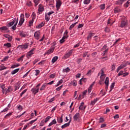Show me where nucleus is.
<instances>
[{
  "label": "nucleus",
  "instance_id": "obj_1",
  "mask_svg": "<svg viewBox=\"0 0 130 130\" xmlns=\"http://www.w3.org/2000/svg\"><path fill=\"white\" fill-rule=\"evenodd\" d=\"M18 22L19 17L14 18L11 22L8 24L7 26L8 27H12L11 29H12V30H16L17 29V25H18Z\"/></svg>",
  "mask_w": 130,
  "mask_h": 130
},
{
  "label": "nucleus",
  "instance_id": "obj_2",
  "mask_svg": "<svg viewBox=\"0 0 130 130\" xmlns=\"http://www.w3.org/2000/svg\"><path fill=\"white\" fill-rule=\"evenodd\" d=\"M128 25V22H127V20L126 19H123L121 21L120 27L121 28H125Z\"/></svg>",
  "mask_w": 130,
  "mask_h": 130
},
{
  "label": "nucleus",
  "instance_id": "obj_3",
  "mask_svg": "<svg viewBox=\"0 0 130 130\" xmlns=\"http://www.w3.org/2000/svg\"><path fill=\"white\" fill-rule=\"evenodd\" d=\"M29 47V43H24L22 45H19L17 48H20V50H23V49H27Z\"/></svg>",
  "mask_w": 130,
  "mask_h": 130
},
{
  "label": "nucleus",
  "instance_id": "obj_4",
  "mask_svg": "<svg viewBox=\"0 0 130 130\" xmlns=\"http://www.w3.org/2000/svg\"><path fill=\"white\" fill-rule=\"evenodd\" d=\"M24 21H25V16H24L23 14H21L20 17L19 22L18 23L19 26H22V25H23V23H24Z\"/></svg>",
  "mask_w": 130,
  "mask_h": 130
},
{
  "label": "nucleus",
  "instance_id": "obj_5",
  "mask_svg": "<svg viewBox=\"0 0 130 130\" xmlns=\"http://www.w3.org/2000/svg\"><path fill=\"white\" fill-rule=\"evenodd\" d=\"M54 49H55V47H52L51 49H49L47 51L45 52L44 55H49L51 53H52L53 51H54Z\"/></svg>",
  "mask_w": 130,
  "mask_h": 130
},
{
  "label": "nucleus",
  "instance_id": "obj_6",
  "mask_svg": "<svg viewBox=\"0 0 130 130\" xmlns=\"http://www.w3.org/2000/svg\"><path fill=\"white\" fill-rule=\"evenodd\" d=\"M74 121H80V113H77L73 116Z\"/></svg>",
  "mask_w": 130,
  "mask_h": 130
},
{
  "label": "nucleus",
  "instance_id": "obj_7",
  "mask_svg": "<svg viewBox=\"0 0 130 130\" xmlns=\"http://www.w3.org/2000/svg\"><path fill=\"white\" fill-rule=\"evenodd\" d=\"M62 4V3H61V1H60V0H57L56 1V8L57 11H59V8H60V7H61Z\"/></svg>",
  "mask_w": 130,
  "mask_h": 130
},
{
  "label": "nucleus",
  "instance_id": "obj_8",
  "mask_svg": "<svg viewBox=\"0 0 130 130\" xmlns=\"http://www.w3.org/2000/svg\"><path fill=\"white\" fill-rule=\"evenodd\" d=\"M35 39L37 40H39L40 37V31L39 30H38L36 32H35L34 35Z\"/></svg>",
  "mask_w": 130,
  "mask_h": 130
},
{
  "label": "nucleus",
  "instance_id": "obj_9",
  "mask_svg": "<svg viewBox=\"0 0 130 130\" xmlns=\"http://www.w3.org/2000/svg\"><path fill=\"white\" fill-rule=\"evenodd\" d=\"M73 52H74V49L70 50L68 53L64 55L65 58H68V57H70V56L73 54Z\"/></svg>",
  "mask_w": 130,
  "mask_h": 130
},
{
  "label": "nucleus",
  "instance_id": "obj_10",
  "mask_svg": "<svg viewBox=\"0 0 130 130\" xmlns=\"http://www.w3.org/2000/svg\"><path fill=\"white\" fill-rule=\"evenodd\" d=\"M105 84L106 85L105 89L106 91H107V89H108V86H109V78L108 77H106Z\"/></svg>",
  "mask_w": 130,
  "mask_h": 130
},
{
  "label": "nucleus",
  "instance_id": "obj_11",
  "mask_svg": "<svg viewBox=\"0 0 130 130\" xmlns=\"http://www.w3.org/2000/svg\"><path fill=\"white\" fill-rule=\"evenodd\" d=\"M31 91L32 94H34L35 95L36 94H37V93L39 92V88L36 87L35 88H32Z\"/></svg>",
  "mask_w": 130,
  "mask_h": 130
},
{
  "label": "nucleus",
  "instance_id": "obj_12",
  "mask_svg": "<svg viewBox=\"0 0 130 130\" xmlns=\"http://www.w3.org/2000/svg\"><path fill=\"white\" fill-rule=\"evenodd\" d=\"M19 36L21 38H25V37H27V36H28V34H27V32H23V31H20Z\"/></svg>",
  "mask_w": 130,
  "mask_h": 130
},
{
  "label": "nucleus",
  "instance_id": "obj_13",
  "mask_svg": "<svg viewBox=\"0 0 130 130\" xmlns=\"http://www.w3.org/2000/svg\"><path fill=\"white\" fill-rule=\"evenodd\" d=\"M85 103L84 102H82L80 104V106L79 107V110H85L86 109V107H87V106H84Z\"/></svg>",
  "mask_w": 130,
  "mask_h": 130
},
{
  "label": "nucleus",
  "instance_id": "obj_14",
  "mask_svg": "<svg viewBox=\"0 0 130 130\" xmlns=\"http://www.w3.org/2000/svg\"><path fill=\"white\" fill-rule=\"evenodd\" d=\"M99 99H100V98H96V99H94L93 101H91L90 105H91V106H94V105H95V104L97 103V101H99Z\"/></svg>",
  "mask_w": 130,
  "mask_h": 130
},
{
  "label": "nucleus",
  "instance_id": "obj_15",
  "mask_svg": "<svg viewBox=\"0 0 130 130\" xmlns=\"http://www.w3.org/2000/svg\"><path fill=\"white\" fill-rule=\"evenodd\" d=\"M35 50V48L31 49V50H30L29 52L27 53V57H30V56H31V55H32V54L34 53Z\"/></svg>",
  "mask_w": 130,
  "mask_h": 130
},
{
  "label": "nucleus",
  "instance_id": "obj_16",
  "mask_svg": "<svg viewBox=\"0 0 130 130\" xmlns=\"http://www.w3.org/2000/svg\"><path fill=\"white\" fill-rule=\"evenodd\" d=\"M44 11V6L42 4H40L39 5L38 12L40 13H42Z\"/></svg>",
  "mask_w": 130,
  "mask_h": 130
},
{
  "label": "nucleus",
  "instance_id": "obj_17",
  "mask_svg": "<svg viewBox=\"0 0 130 130\" xmlns=\"http://www.w3.org/2000/svg\"><path fill=\"white\" fill-rule=\"evenodd\" d=\"M71 121H72V118H70V121H69V122L66 123L64 124L63 125H62L61 126V128H66V127H68V126H70V124Z\"/></svg>",
  "mask_w": 130,
  "mask_h": 130
},
{
  "label": "nucleus",
  "instance_id": "obj_18",
  "mask_svg": "<svg viewBox=\"0 0 130 130\" xmlns=\"http://www.w3.org/2000/svg\"><path fill=\"white\" fill-rule=\"evenodd\" d=\"M95 35L94 33H90L89 34L88 36H87V39L88 41H91L92 39V37Z\"/></svg>",
  "mask_w": 130,
  "mask_h": 130
},
{
  "label": "nucleus",
  "instance_id": "obj_19",
  "mask_svg": "<svg viewBox=\"0 0 130 130\" xmlns=\"http://www.w3.org/2000/svg\"><path fill=\"white\" fill-rule=\"evenodd\" d=\"M69 32L68 30H66L64 32L63 37L62 38V40H66L65 39H68V38L69 37V36H68Z\"/></svg>",
  "mask_w": 130,
  "mask_h": 130
},
{
  "label": "nucleus",
  "instance_id": "obj_20",
  "mask_svg": "<svg viewBox=\"0 0 130 130\" xmlns=\"http://www.w3.org/2000/svg\"><path fill=\"white\" fill-rule=\"evenodd\" d=\"M120 12H121V9H120V8L117 7L114 8V13L115 14H117V13H120Z\"/></svg>",
  "mask_w": 130,
  "mask_h": 130
},
{
  "label": "nucleus",
  "instance_id": "obj_21",
  "mask_svg": "<svg viewBox=\"0 0 130 130\" xmlns=\"http://www.w3.org/2000/svg\"><path fill=\"white\" fill-rule=\"evenodd\" d=\"M57 120L58 123H62V122L63 121V119H62V115L59 117H57Z\"/></svg>",
  "mask_w": 130,
  "mask_h": 130
},
{
  "label": "nucleus",
  "instance_id": "obj_22",
  "mask_svg": "<svg viewBox=\"0 0 130 130\" xmlns=\"http://www.w3.org/2000/svg\"><path fill=\"white\" fill-rule=\"evenodd\" d=\"M5 84H3L1 86V89H2L3 94H5L7 91V89H6V87H5Z\"/></svg>",
  "mask_w": 130,
  "mask_h": 130
},
{
  "label": "nucleus",
  "instance_id": "obj_23",
  "mask_svg": "<svg viewBox=\"0 0 130 130\" xmlns=\"http://www.w3.org/2000/svg\"><path fill=\"white\" fill-rule=\"evenodd\" d=\"M7 69H8V67H5L4 64H1L0 65V71L7 70Z\"/></svg>",
  "mask_w": 130,
  "mask_h": 130
},
{
  "label": "nucleus",
  "instance_id": "obj_24",
  "mask_svg": "<svg viewBox=\"0 0 130 130\" xmlns=\"http://www.w3.org/2000/svg\"><path fill=\"white\" fill-rule=\"evenodd\" d=\"M46 86H47V83H44L40 89V91H44Z\"/></svg>",
  "mask_w": 130,
  "mask_h": 130
},
{
  "label": "nucleus",
  "instance_id": "obj_25",
  "mask_svg": "<svg viewBox=\"0 0 130 130\" xmlns=\"http://www.w3.org/2000/svg\"><path fill=\"white\" fill-rule=\"evenodd\" d=\"M106 71L105 68L102 69L100 73L98 74V76H100V75H105L104 73H105Z\"/></svg>",
  "mask_w": 130,
  "mask_h": 130
},
{
  "label": "nucleus",
  "instance_id": "obj_26",
  "mask_svg": "<svg viewBox=\"0 0 130 130\" xmlns=\"http://www.w3.org/2000/svg\"><path fill=\"white\" fill-rule=\"evenodd\" d=\"M94 83L93 82L90 85V86L88 88V94H90V93H91L92 91V88H93V86H94Z\"/></svg>",
  "mask_w": 130,
  "mask_h": 130
},
{
  "label": "nucleus",
  "instance_id": "obj_27",
  "mask_svg": "<svg viewBox=\"0 0 130 130\" xmlns=\"http://www.w3.org/2000/svg\"><path fill=\"white\" fill-rule=\"evenodd\" d=\"M53 124H56V120L55 119H53L48 125V126H51Z\"/></svg>",
  "mask_w": 130,
  "mask_h": 130
},
{
  "label": "nucleus",
  "instance_id": "obj_28",
  "mask_svg": "<svg viewBox=\"0 0 130 130\" xmlns=\"http://www.w3.org/2000/svg\"><path fill=\"white\" fill-rule=\"evenodd\" d=\"M13 91V88L11 86H9L8 89L6 90L5 94H8V93H10V92H12Z\"/></svg>",
  "mask_w": 130,
  "mask_h": 130
},
{
  "label": "nucleus",
  "instance_id": "obj_29",
  "mask_svg": "<svg viewBox=\"0 0 130 130\" xmlns=\"http://www.w3.org/2000/svg\"><path fill=\"white\" fill-rule=\"evenodd\" d=\"M57 59H58V56H55L53 57L52 59V61H51L52 63H54V62H55V61H56V60H57Z\"/></svg>",
  "mask_w": 130,
  "mask_h": 130
},
{
  "label": "nucleus",
  "instance_id": "obj_30",
  "mask_svg": "<svg viewBox=\"0 0 130 130\" xmlns=\"http://www.w3.org/2000/svg\"><path fill=\"white\" fill-rule=\"evenodd\" d=\"M4 46H5L7 48H10L12 47V44L10 43H7L4 44Z\"/></svg>",
  "mask_w": 130,
  "mask_h": 130
},
{
  "label": "nucleus",
  "instance_id": "obj_31",
  "mask_svg": "<svg viewBox=\"0 0 130 130\" xmlns=\"http://www.w3.org/2000/svg\"><path fill=\"white\" fill-rule=\"evenodd\" d=\"M19 71H20V69H16L12 71L11 72V75H15V74H17V73H18V72H19Z\"/></svg>",
  "mask_w": 130,
  "mask_h": 130
},
{
  "label": "nucleus",
  "instance_id": "obj_32",
  "mask_svg": "<svg viewBox=\"0 0 130 130\" xmlns=\"http://www.w3.org/2000/svg\"><path fill=\"white\" fill-rule=\"evenodd\" d=\"M125 67H126V63L121 64L120 66L118 67V68L120 70H122L123 68H125Z\"/></svg>",
  "mask_w": 130,
  "mask_h": 130
},
{
  "label": "nucleus",
  "instance_id": "obj_33",
  "mask_svg": "<svg viewBox=\"0 0 130 130\" xmlns=\"http://www.w3.org/2000/svg\"><path fill=\"white\" fill-rule=\"evenodd\" d=\"M71 71V69H70V68L67 67L66 69H63L62 70V73H69Z\"/></svg>",
  "mask_w": 130,
  "mask_h": 130
},
{
  "label": "nucleus",
  "instance_id": "obj_34",
  "mask_svg": "<svg viewBox=\"0 0 130 130\" xmlns=\"http://www.w3.org/2000/svg\"><path fill=\"white\" fill-rule=\"evenodd\" d=\"M77 24H78V22H76L72 24V25H71L69 27V30H72L73 29V28H74V27H75V26H76V25H77Z\"/></svg>",
  "mask_w": 130,
  "mask_h": 130
},
{
  "label": "nucleus",
  "instance_id": "obj_35",
  "mask_svg": "<svg viewBox=\"0 0 130 130\" xmlns=\"http://www.w3.org/2000/svg\"><path fill=\"white\" fill-rule=\"evenodd\" d=\"M63 82V80L62 79L60 80L57 83V84L55 85V87H58L59 85H61L62 83Z\"/></svg>",
  "mask_w": 130,
  "mask_h": 130
},
{
  "label": "nucleus",
  "instance_id": "obj_36",
  "mask_svg": "<svg viewBox=\"0 0 130 130\" xmlns=\"http://www.w3.org/2000/svg\"><path fill=\"white\" fill-rule=\"evenodd\" d=\"M25 57V54L22 55L20 58L17 59V61H23V59Z\"/></svg>",
  "mask_w": 130,
  "mask_h": 130
},
{
  "label": "nucleus",
  "instance_id": "obj_37",
  "mask_svg": "<svg viewBox=\"0 0 130 130\" xmlns=\"http://www.w3.org/2000/svg\"><path fill=\"white\" fill-rule=\"evenodd\" d=\"M77 80H73L71 82V85L73 86L74 87H76L77 86Z\"/></svg>",
  "mask_w": 130,
  "mask_h": 130
},
{
  "label": "nucleus",
  "instance_id": "obj_38",
  "mask_svg": "<svg viewBox=\"0 0 130 130\" xmlns=\"http://www.w3.org/2000/svg\"><path fill=\"white\" fill-rule=\"evenodd\" d=\"M50 118H51V117L50 116H48L45 119V120H44V121L45 122V123H46V122H47L50 119Z\"/></svg>",
  "mask_w": 130,
  "mask_h": 130
},
{
  "label": "nucleus",
  "instance_id": "obj_39",
  "mask_svg": "<svg viewBox=\"0 0 130 130\" xmlns=\"http://www.w3.org/2000/svg\"><path fill=\"white\" fill-rule=\"evenodd\" d=\"M45 20L46 21V22H48V21L50 20V17L46 14H45Z\"/></svg>",
  "mask_w": 130,
  "mask_h": 130
},
{
  "label": "nucleus",
  "instance_id": "obj_40",
  "mask_svg": "<svg viewBox=\"0 0 130 130\" xmlns=\"http://www.w3.org/2000/svg\"><path fill=\"white\" fill-rule=\"evenodd\" d=\"M123 2L122 0H118L116 2V5H121L122 4H123Z\"/></svg>",
  "mask_w": 130,
  "mask_h": 130
},
{
  "label": "nucleus",
  "instance_id": "obj_41",
  "mask_svg": "<svg viewBox=\"0 0 130 130\" xmlns=\"http://www.w3.org/2000/svg\"><path fill=\"white\" fill-rule=\"evenodd\" d=\"M105 78H106V75H101L100 80H102V81H104V80H105Z\"/></svg>",
  "mask_w": 130,
  "mask_h": 130
},
{
  "label": "nucleus",
  "instance_id": "obj_42",
  "mask_svg": "<svg viewBox=\"0 0 130 130\" xmlns=\"http://www.w3.org/2000/svg\"><path fill=\"white\" fill-rule=\"evenodd\" d=\"M114 85H115V82H113L111 84V85L110 86V92H111V91H112V89H113V88H114Z\"/></svg>",
  "mask_w": 130,
  "mask_h": 130
},
{
  "label": "nucleus",
  "instance_id": "obj_43",
  "mask_svg": "<svg viewBox=\"0 0 130 130\" xmlns=\"http://www.w3.org/2000/svg\"><path fill=\"white\" fill-rule=\"evenodd\" d=\"M101 10H105V4H101L100 6Z\"/></svg>",
  "mask_w": 130,
  "mask_h": 130
},
{
  "label": "nucleus",
  "instance_id": "obj_44",
  "mask_svg": "<svg viewBox=\"0 0 130 130\" xmlns=\"http://www.w3.org/2000/svg\"><path fill=\"white\" fill-rule=\"evenodd\" d=\"M0 30H2V31H7L8 30V27L7 26H3L0 27Z\"/></svg>",
  "mask_w": 130,
  "mask_h": 130
},
{
  "label": "nucleus",
  "instance_id": "obj_45",
  "mask_svg": "<svg viewBox=\"0 0 130 130\" xmlns=\"http://www.w3.org/2000/svg\"><path fill=\"white\" fill-rule=\"evenodd\" d=\"M43 26H44V24L43 22H42L40 24H39L38 25V27L37 28L38 29H40V28H42V27H43Z\"/></svg>",
  "mask_w": 130,
  "mask_h": 130
},
{
  "label": "nucleus",
  "instance_id": "obj_46",
  "mask_svg": "<svg viewBox=\"0 0 130 130\" xmlns=\"http://www.w3.org/2000/svg\"><path fill=\"white\" fill-rule=\"evenodd\" d=\"M34 3L35 4V6L37 7L39 4V1L38 0H34Z\"/></svg>",
  "mask_w": 130,
  "mask_h": 130
},
{
  "label": "nucleus",
  "instance_id": "obj_47",
  "mask_svg": "<svg viewBox=\"0 0 130 130\" xmlns=\"http://www.w3.org/2000/svg\"><path fill=\"white\" fill-rule=\"evenodd\" d=\"M12 114H13V113H9L6 115L5 116L4 118H7V117H10L11 116Z\"/></svg>",
  "mask_w": 130,
  "mask_h": 130
},
{
  "label": "nucleus",
  "instance_id": "obj_48",
  "mask_svg": "<svg viewBox=\"0 0 130 130\" xmlns=\"http://www.w3.org/2000/svg\"><path fill=\"white\" fill-rule=\"evenodd\" d=\"M91 2V0H84V5H89V3Z\"/></svg>",
  "mask_w": 130,
  "mask_h": 130
},
{
  "label": "nucleus",
  "instance_id": "obj_49",
  "mask_svg": "<svg viewBox=\"0 0 130 130\" xmlns=\"http://www.w3.org/2000/svg\"><path fill=\"white\" fill-rule=\"evenodd\" d=\"M20 66V64L17 63L16 64L13 65L11 66V69H15V68H18V67Z\"/></svg>",
  "mask_w": 130,
  "mask_h": 130
},
{
  "label": "nucleus",
  "instance_id": "obj_50",
  "mask_svg": "<svg viewBox=\"0 0 130 130\" xmlns=\"http://www.w3.org/2000/svg\"><path fill=\"white\" fill-rule=\"evenodd\" d=\"M9 111V108L7 107L1 112V113H4V112H7Z\"/></svg>",
  "mask_w": 130,
  "mask_h": 130
},
{
  "label": "nucleus",
  "instance_id": "obj_51",
  "mask_svg": "<svg viewBox=\"0 0 130 130\" xmlns=\"http://www.w3.org/2000/svg\"><path fill=\"white\" fill-rule=\"evenodd\" d=\"M34 22V19H32L31 20H29L28 22V24L29 26H32L33 25Z\"/></svg>",
  "mask_w": 130,
  "mask_h": 130
},
{
  "label": "nucleus",
  "instance_id": "obj_52",
  "mask_svg": "<svg viewBox=\"0 0 130 130\" xmlns=\"http://www.w3.org/2000/svg\"><path fill=\"white\" fill-rule=\"evenodd\" d=\"M55 99H56L55 97H53L51 98L50 100L48 101V103H51V102H53V101H54Z\"/></svg>",
  "mask_w": 130,
  "mask_h": 130
},
{
  "label": "nucleus",
  "instance_id": "obj_53",
  "mask_svg": "<svg viewBox=\"0 0 130 130\" xmlns=\"http://www.w3.org/2000/svg\"><path fill=\"white\" fill-rule=\"evenodd\" d=\"M28 89H24L21 93H20V97H22V96H23V95H24V94H25L26 93V92H27V90Z\"/></svg>",
  "mask_w": 130,
  "mask_h": 130
},
{
  "label": "nucleus",
  "instance_id": "obj_54",
  "mask_svg": "<svg viewBox=\"0 0 130 130\" xmlns=\"http://www.w3.org/2000/svg\"><path fill=\"white\" fill-rule=\"evenodd\" d=\"M17 109L18 110H20L21 111L23 109V107H22L21 105H19L18 106H17Z\"/></svg>",
  "mask_w": 130,
  "mask_h": 130
},
{
  "label": "nucleus",
  "instance_id": "obj_55",
  "mask_svg": "<svg viewBox=\"0 0 130 130\" xmlns=\"http://www.w3.org/2000/svg\"><path fill=\"white\" fill-rule=\"evenodd\" d=\"M130 4V2L129 1H128L127 2H126V3L124 5V7H125V8H127L128 7V5H129Z\"/></svg>",
  "mask_w": 130,
  "mask_h": 130
},
{
  "label": "nucleus",
  "instance_id": "obj_56",
  "mask_svg": "<svg viewBox=\"0 0 130 130\" xmlns=\"http://www.w3.org/2000/svg\"><path fill=\"white\" fill-rule=\"evenodd\" d=\"M26 6L31 7L32 6V2H31V1H28L26 3Z\"/></svg>",
  "mask_w": 130,
  "mask_h": 130
},
{
  "label": "nucleus",
  "instance_id": "obj_57",
  "mask_svg": "<svg viewBox=\"0 0 130 130\" xmlns=\"http://www.w3.org/2000/svg\"><path fill=\"white\" fill-rule=\"evenodd\" d=\"M107 48H108V46H107V45H105L103 47V48H102V50H103V51L107 49Z\"/></svg>",
  "mask_w": 130,
  "mask_h": 130
},
{
  "label": "nucleus",
  "instance_id": "obj_58",
  "mask_svg": "<svg viewBox=\"0 0 130 130\" xmlns=\"http://www.w3.org/2000/svg\"><path fill=\"white\" fill-rule=\"evenodd\" d=\"M111 71H114L115 70V64L113 63L111 67Z\"/></svg>",
  "mask_w": 130,
  "mask_h": 130
},
{
  "label": "nucleus",
  "instance_id": "obj_59",
  "mask_svg": "<svg viewBox=\"0 0 130 130\" xmlns=\"http://www.w3.org/2000/svg\"><path fill=\"white\" fill-rule=\"evenodd\" d=\"M56 75L55 73H53L50 75V78L51 79H54V77H55Z\"/></svg>",
  "mask_w": 130,
  "mask_h": 130
},
{
  "label": "nucleus",
  "instance_id": "obj_60",
  "mask_svg": "<svg viewBox=\"0 0 130 130\" xmlns=\"http://www.w3.org/2000/svg\"><path fill=\"white\" fill-rule=\"evenodd\" d=\"M99 122L100 123H103V122L104 121V118H102V117H101L99 119Z\"/></svg>",
  "mask_w": 130,
  "mask_h": 130
},
{
  "label": "nucleus",
  "instance_id": "obj_61",
  "mask_svg": "<svg viewBox=\"0 0 130 130\" xmlns=\"http://www.w3.org/2000/svg\"><path fill=\"white\" fill-rule=\"evenodd\" d=\"M62 87H63V85H62L59 86L58 87L56 88V91H60V89L62 88Z\"/></svg>",
  "mask_w": 130,
  "mask_h": 130
},
{
  "label": "nucleus",
  "instance_id": "obj_62",
  "mask_svg": "<svg viewBox=\"0 0 130 130\" xmlns=\"http://www.w3.org/2000/svg\"><path fill=\"white\" fill-rule=\"evenodd\" d=\"M82 58H79L77 59V63L79 64L80 62H82Z\"/></svg>",
  "mask_w": 130,
  "mask_h": 130
},
{
  "label": "nucleus",
  "instance_id": "obj_63",
  "mask_svg": "<svg viewBox=\"0 0 130 130\" xmlns=\"http://www.w3.org/2000/svg\"><path fill=\"white\" fill-rule=\"evenodd\" d=\"M122 75H123V71H120L118 74V76L120 77V76H122Z\"/></svg>",
  "mask_w": 130,
  "mask_h": 130
},
{
  "label": "nucleus",
  "instance_id": "obj_64",
  "mask_svg": "<svg viewBox=\"0 0 130 130\" xmlns=\"http://www.w3.org/2000/svg\"><path fill=\"white\" fill-rule=\"evenodd\" d=\"M40 73V71L38 70H36V74H35V76H38L39 74Z\"/></svg>",
  "mask_w": 130,
  "mask_h": 130
}]
</instances>
